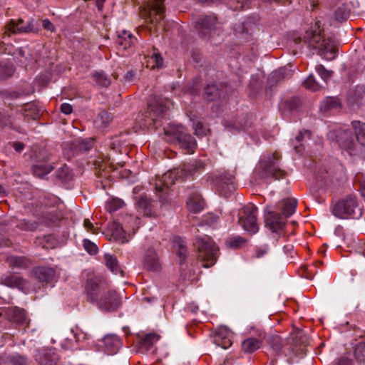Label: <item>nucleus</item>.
Masks as SVG:
<instances>
[{
  "instance_id": "obj_1",
  "label": "nucleus",
  "mask_w": 365,
  "mask_h": 365,
  "mask_svg": "<svg viewBox=\"0 0 365 365\" xmlns=\"http://www.w3.org/2000/svg\"><path fill=\"white\" fill-rule=\"evenodd\" d=\"M292 41L295 44L304 42L311 49L317 50V53L327 60H332L335 58L336 46L332 38H326L324 34V29L320 21H316L314 25L306 30L304 36L294 34Z\"/></svg>"
},
{
  "instance_id": "obj_2",
  "label": "nucleus",
  "mask_w": 365,
  "mask_h": 365,
  "mask_svg": "<svg viewBox=\"0 0 365 365\" xmlns=\"http://www.w3.org/2000/svg\"><path fill=\"white\" fill-rule=\"evenodd\" d=\"M280 159L281 155L277 152L262 156L256 168L259 177L262 178H272L274 180L284 178L287 173L279 166Z\"/></svg>"
},
{
  "instance_id": "obj_3",
  "label": "nucleus",
  "mask_w": 365,
  "mask_h": 365,
  "mask_svg": "<svg viewBox=\"0 0 365 365\" xmlns=\"http://www.w3.org/2000/svg\"><path fill=\"white\" fill-rule=\"evenodd\" d=\"M164 0H148L147 6L140 11V16L148 23L150 30L160 25L163 19Z\"/></svg>"
},
{
  "instance_id": "obj_4",
  "label": "nucleus",
  "mask_w": 365,
  "mask_h": 365,
  "mask_svg": "<svg viewBox=\"0 0 365 365\" xmlns=\"http://www.w3.org/2000/svg\"><path fill=\"white\" fill-rule=\"evenodd\" d=\"M234 177L230 173L226 172H217L215 174H211L207 181H210L213 188L225 197L232 192L235 190L233 184Z\"/></svg>"
},
{
  "instance_id": "obj_5",
  "label": "nucleus",
  "mask_w": 365,
  "mask_h": 365,
  "mask_svg": "<svg viewBox=\"0 0 365 365\" xmlns=\"http://www.w3.org/2000/svg\"><path fill=\"white\" fill-rule=\"evenodd\" d=\"M257 207L253 204L245 206L239 212L238 223L250 234H255L259 226L257 219Z\"/></svg>"
},
{
  "instance_id": "obj_6",
  "label": "nucleus",
  "mask_w": 365,
  "mask_h": 365,
  "mask_svg": "<svg viewBox=\"0 0 365 365\" xmlns=\"http://www.w3.org/2000/svg\"><path fill=\"white\" fill-rule=\"evenodd\" d=\"M167 135H171L176 140L179 145L186 150L187 153H194L196 147L195 140L186 132V129L180 125L171 126L165 131Z\"/></svg>"
},
{
  "instance_id": "obj_7",
  "label": "nucleus",
  "mask_w": 365,
  "mask_h": 365,
  "mask_svg": "<svg viewBox=\"0 0 365 365\" xmlns=\"http://www.w3.org/2000/svg\"><path fill=\"white\" fill-rule=\"evenodd\" d=\"M109 284L103 279L96 277L88 279L85 284L87 301L96 303L101 295L108 288Z\"/></svg>"
},
{
  "instance_id": "obj_8",
  "label": "nucleus",
  "mask_w": 365,
  "mask_h": 365,
  "mask_svg": "<svg viewBox=\"0 0 365 365\" xmlns=\"http://www.w3.org/2000/svg\"><path fill=\"white\" fill-rule=\"evenodd\" d=\"M357 205L356 196L350 195L337 202L332 207L331 212L339 218L346 219L354 214Z\"/></svg>"
},
{
  "instance_id": "obj_9",
  "label": "nucleus",
  "mask_w": 365,
  "mask_h": 365,
  "mask_svg": "<svg viewBox=\"0 0 365 365\" xmlns=\"http://www.w3.org/2000/svg\"><path fill=\"white\" fill-rule=\"evenodd\" d=\"M180 175L179 170L169 171L163 175L160 179L155 182V191L157 195L162 200H166L169 194L170 186L175 183L177 175Z\"/></svg>"
},
{
  "instance_id": "obj_10",
  "label": "nucleus",
  "mask_w": 365,
  "mask_h": 365,
  "mask_svg": "<svg viewBox=\"0 0 365 365\" xmlns=\"http://www.w3.org/2000/svg\"><path fill=\"white\" fill-rule=\"evenodd\" d=\"M171 105L172 102L169 99L154 98L148 103V118L155 122L163 117Z\"/></svg>"
},
{
  "instance_id": "obj_11",
  "label": "nucleus",
  "mask_w": 365,
  "mask_h": 365,
  "mask_svg": "<svg viewBox=\"0 0 365 365\" xmlns=\"http://www.w3.org/2000/svg\"><path fill=\"white\" fill-rule=\"evenodd\" d=\"M98 307L106 311L115 310L120 304V299L115 291L111 290L110 286L106 292L101 295L96 302Z\"/></svg>"
},
{
  "instance_id": "obj_12",
  "label": "nucleus",
  "mask_w": 365,
  "mask_h": 365,
  "mask_svg": "<svg viewBox=\"0 0 365 365\" xmlns=\"http://www.w3.org/2000/svg\"><path fill=\"white\" fill-rule=\"evenodd\" d=\"M264 217L266 226L272 232H277L285 225V217L275 210H267Z\"/></svg>"
},
{
  "instance_id": "obj_13",
  "label": "nucleus",
  "mask_w": 365,
  "mask_h": 365,
  "mask_svg": "<svg viewBox=\"0 0 365 365\" xmlns=\"http://www.w3.org/2000/svg\"><path fill=\"white\" fill-rule=\"evenodd\" d=\"M233 334L225 327H220L213 336V342L222 349H226L232 344Z\"/></svg>"
},
{
  "instance_id": "obj_14",
  "label": "nucleus",
  "mask_w": 365,
  "mask_h": 365,
  "mask_svg": "<svg viewBox=\"0 0 365 365\" xmlns=\"http://www.w3.org/2000/svg\"><path fill=\"white\" fill-rule=\"evenodd\" d=\"M5 35L8 33L12 34H23L29 33L34 31L33 21L24 22L21 19H19L17 21L11 20L9 23L6 26Z\"/></svg>"
},
{
  "instance_id": "obj_15",
  "label": "nucleus",
  "mask_w": 365,
  "mask_h": 365,
  "mask_svg": "<svg viewBox=\"0 0 365 365\" xmlns=\"http://www.w3.org/2000/svg\"><path fill=\"white\" fill-rule=\"evenodd\" d=\"M297 201L294 198H286L281 201H279L277 205L276 208L279 210H281L282 215L285 217H289L292 215H293L297 209Z\"/></svg>"
},
{
  "instance_id": "obj_16",
  "label": "nucleus",
  "mask_w": 365,
  "mask_h": 365,
  "mask_svg": "<svg viewBox=\"0 0 365 365\" xmlns=\"http://www.w3.org/2000/svg\"><path fill=\"white\" fill-rule=\"evenodd\" d=\"M143 267L148 270L157 271L160 267L159 258L153 249L148 250L143 259Z\"/></svg>"
},
{
  "instance_id": "obj_17",
  "label": "nucleus",
  "mask_w": 365,
  "mask_h": 365,
  "mask_svg": "<svg viewBox=\"0 0 365 365\" xmlns=\"http://www.w3.org/2000/svg\"><path fill=\"white\" fill-rule=\"evenodd\" d=\"M105 351L108 354H116L122 346L120 339L114 334L106 335L103 339Z\"/></svg>"
},
{
  "instance_id": "obj_18",
  "label": "nucleus",
  "mask_w": 365,
  "mask_h": 365,
  "mask_svg": "<svg viewBox=\"0 0 365 365\" xmlns=\"http://www.w3.org/2000/svg\"><path fill=\"white\" fill-rule=\"evenodd\" d=\"M207 268L213 266L220 255L218 245L210 237H207Z\"/></svg>"
},
{
  "instance_id": "obj_19",
  "label": "nucleus",
  "mask_w": 365,
  "mask_h": 365,
  "mask_svg": "<svg viewBox=\"0 0 365 365\" xmlns=\"http://www.w3.org/2000/svg\"><path fill=\"white\" fill-rule=\"evenodd\" d=\"M187 207L191 212L197 213L203 210L204 200L198 192H193L187 201Z\"/></svg>"
},
{
  "instance_id": "obj_20",
  "label": "nucleus",
  "mask_w": 365,
  "mask_h": 365,
  "mask_svg": "<svg viewBox=\"0 0 365 365\" xmlns=\"http://www.w3.org/2000/svg\"><path fill=\"white\" fill-rule=\"evenodd\" d=\"M6 315L10 320L19 324H28L26 311L18 307H11L6 310Z\"/></svg>"
},
{
  "instance_id": "obj_21",
  "label": "nucleus",
  "mask_w": 365,
  "mask_h": 365,
  "mask_svg": "<svg viewBox=\"0 0 365 365\" xmlns=\"http://www.w3.org/2000/svg\"><path fill=\"white\" fill-rule=\"evenodd\" d=\"M337 137V141L339 145L347 150L350 154H351V151L354 150L355 145L351 132L350 130H344L343 132H341Z\"/></svg>"
},
{
  "instance_id": "obj_22",
  "label": "nucleus",
  "mask_w": 365,
  "mask_h": 365,
  "mask_svg": "<svg viewBox=\"0 0 365 365\" xmlns=\"http://www.w3.org/2000/svg\"><path fill=\"white\" fill-rule=\"evenodd\" d=\"M105 264L106 267L115 274H120L121 277L124 276V271L119 265L117 257L111 254L106 253L103 256Z\"/></svg>"
},
{
  "instance_id": "obj_23",
  "label": "nucleus",
  "mask_w": 365,
  "mask_h": 365,
  "mask_svg": "<svg viewBox=\"0 0 365 365\" xmlns=\"http://www.w3.org/2000/svg\"><path fill=\"white\" fill-rule=\"evenodd\" d=\"M34 273L36 278L42 282H48L53 280L56 275L54 269L46 267H36Z\"/></svg>"
},
{
  "instance_id": "obj_24",
  "label": "nucleus",
  "mask_w": 365,
  "mask_h": 365,
  "mask_svg": "<svg viewBox=\"0 0 365 365\" xmlns=\"http://www.w3.org/2000/svg\"><path fill=\"white\" fill-rule=\"evenodd\" d=\"M135 38L131 33L126 31H122L118 34L116 43L123 49H127L135 43Z\"/></svg>"
},
{
  "instance_id": "obj_25",
  "label": "nucleus",
  "mask_w": 365,
  "mask_h": 365,
  "mask_svg": "<svg viewBox=\"0 0 365 365\" xmlns=\"http://www.w3.org/2000/svg\"><path fill=\"white\" fill-rule=\"evenodd\" d=\"M262 341L257 338H247L241 344L242 350L245 353H252L262 346Z\"/></svg>"
},
{
  "instance_id": "obj_26",
  "label": "nucleus",
  "mask_w": 365,
  "mask_h": 365,
  "mask_svg": "<svg viewBox=\"0 0 365 365\" xmlns=\"http://www.w3.org/2000/svg\"><path fill=\"white\" fill-rule=\"evenodd\" d=\"M53 167L48 163H38L32 167L34 175L38 178H43L46 175L50 173Z\"/></svg>"
},
{
  "instance_id": "obj_27",
  "label": "nucleus",
  "mask_w": 365,
  "mask_h": 365,
  "mask_svg": "<svg viewBox=\"0 0 365 365\" xmlns=\"http://www.w3.org/2000/svg\"><path fill=\"white\" fill-rule=\"evenodd\" d=\"M173 248L180 258V263H182L187 256V248L183 240L180 237H175L173 242Z\"/></svg>"
},
{
  "instance_id": "obj_28",
  "label": "nucleus",
  "mask_w": 365,
  "mask_h": 365,
  "mask_svg": "<svg viewBox=\"0 0 365 365\" xmlns=\"http://www.w3.org/2000/svg\"><path fill=\"white\" fill-rule=\"evenodd\" d=\"M353 128L355 130L357 141L365 146V123L360 121H354L352 123Z\"/></svg>"
},
{
  "instance_id": "obj_29",
  "label": "nucleus",
  "mask_w": 365,
  "mask_h": 365,
  "mask_svg": "<svg viewBox=\"0 0 365 365\" xmlns=\"http://www.w3.org/2000/svg\"><path fill=\"white\" fill-rule=\"evenodd\" d=\"M163 65V59L158 53H153L151 56L148 57L146 66L151 69L161 68Z\"/></svg>"
},
{
  "instance_id": "obj_30",
  "label": "nucleus",
  "mask_w": 365,
  "mask_h": 365,
  "mask_svg": "<svg viewBox=\"0 0 365 365\" xmlns=\"http://www.w3.org/2000/svg\"><path fill=\"white\" fill-rule=\"evenodd\" d=\"M210 31V35L213 31V34L219 35L221 31V25L217 21L216 16L212 15L207 16V31Z\"/></svg>"
},
{
  "instance_id": "obj_31",
  "label": "nucleus",
  "mask_w": 365,
  "mask_h": 365,
  "mask_svg": "<svg viewBox=\"0 0 365 365\" xmlns=\"http://www.w3.org/2000/svg\"><path fill=\"white\" fill-rule=\"evenodd\" d=\"M195 247L197 250L199 255L198 258L202 261L203 267H205V242L202 237L198 235L196 236V241L195 242Z\"/></svg>"
},
{
  "instance_id": "obj_32",
  "label": "nucleus",
  "mask_w": 365,
  "mask_h": 365,
  "mask_svg": "<svg viewBox=\"0 0 365 365\" xmlns=\"http://www.w3.org/2000/svg\"><path fill=\"white\" fill-rule=\"evenodd\" d=\"M4 284L11 287L22 289L25 285V281L18 276L11 275L4 279Z\"/></svg>"
},
{
  "instance_id": "obj_33",
  "label": "nucleus",
  "mask_w": 365,
  "mask_h": 365,
  "mask_svg": "<svg viewBox=\"0 0 365 365\" xmlns=\"http://www.w3.org/2000/svg\"><path fill=\"white\" fill-rule=\"evenodd\" d=\"M222 212L220 210H215V212H210L207 213V226L216 227L220 220Z\"/></svg>"
},
{
  "instance_id": "obj_34",
  "label": "nucleus",
  "mask_w": 365,
  "mask_h": 365,
  "mask_svg": "<svg viewBox=\"0 0 365 365\" xmlns=\"http://www.w3.org/2000/svg\"><path fill=\"white\" fill-rule=\"evenodd\" d=\"M340 107V103L337 98L327 97L323 101L321 109L327 111L331 109L338 108Z\"/></svg>"
},
{
  "instance_id": "obj_35",
  "label": "nucleus",
  "mask_w": 365,
  "mask_h": 365,
  "mask_svg": "<svg viewBox=\"0 0 365 365\" xmlns=\"http://www.w3.org/2000/svg\"><path fill=\"white\" fill-rule=\"evenodd\" d=\"M354 355L358 363L365 364V341L359 342L356 346Z\"/></svg>"
},
{
  "instance_id": "obj_36",
  "label": "nucleus",
  "mask_w": 365,
  "mask_h": 365,
  "mask_svg": "<svg viewBox=\"0 0 365 365\" xmlns=\"http://www.w3.org/2000/svg\"><path fill=\"white\" fill-rule=\"evenodd\" d=\"M25 116L32 119H37L40 115V110L34 103L26 104L24 108Z\"/></svg>"
},
{
  "instance_id": "obj_37",
  "label": "nucleus",
  "mask_w": 365,
  "mask_h": 365,
  "mask_svg": "<svg viewBox=\"0 0 365 365\" xmlns=\"http://www.w3.org/2000/svg\"><path fill=\"white\" fill-rule=\"evenodd\" d=\"M124 206V202L119 198H113L106 204V209L109 212H114Z\"/></svg>"
},
{
  "instance_id": "obj_38",
  "label": "nucleus",
  "mask_w": 365,
  "mask_h": 365,
  "mask_svg": "<svg viewBox=\"0 0 365 365\" xmlns=\"http://www.w3.org/2000/svg\"><path fill=\"white\" fill-rule=\"evenodd\" d=\"M246 242V240L245 238L240 237V236H235L230 237L226 240V245L228 247L232 248V249H237L241 247H242Z\"/></svg>"
},
{
  "instance_id": "obj_39",
  "label": "nucleus",
  "mask_w": 365,
  "mask_h": 365,
  "mask_svg": "<svg viewBox=\"0 0 365 365\" xmlns=\"http://www.w3.org/2000/svg\"><path fill=\"white\" fill-rule=\"evenodd\" d=\"M94 81L99 86L107 87L110 83V80L108 78L106 74L103 71H96L93 74Z\"/></svg>"
},
{
  "instance_id": "obj_40",
  "label": "nucleus",
  "mask_w": 365,
  "mask_h": 365,
  "mask_svg": "<svg viewBox=\"0 0 365 365\" xmlns=\"http://www.w3.org/2000/svg\"><path fill=\"white\" fill-rule=\"evenodd\" d=\"M14 68L13 65L0 63V80L7 78L13 75Z\"/></svg>"
},
{
  "instance_id": "obj_41",
  "label": "nucleus",
  "mask_w": 365,
  "mask_h": 365,
  "mask_svg": "<svg viewBox=\"0 0 365 365\" xmlns=\"http://www.w3.org/2000/svg\"><path fill=\"white\" fill-rule=\"evenodd\" d=\"M315 69L317 73L325 82H327L332 76L333 71L326 69L323 65H317Z\"/></svg>"
},
{
  "instance_id": "obj_42",
  "label": "nucleus",
  "mask_w": 365,
  "mask_h": 365,
  "mask_svg": "<svg viewBox=\"0 0 365 365\" xmlns=\"http://www.w3.org/2000/svg\"><path fill=\"white\" fill-rule=\"evenodd\" d=\"M159 335L156 334H148L145 335V337L143 339V346L148 348L153 346L155 343H156L159 340Z\"/></svg>"
},
{
  "instance_id": "obj_43",
  "label": "nucleus",
  "mask_w": 365,
  "mask_h": 365,
  "mask_svg": "<svg viewBox=\"0 0 365 365\" xmlns=\"http://www.w3.org/2000/svg\"><path fill=\"white\" fill-rule=\"evenodd\" d=\"M250 0H230L229 6L233 10H240L248 7Z\"/></svg>"
},
{
  "instance_id": "obj_44",
  "label": "nucleus",
  "mask_w": 365,
  "mask_h": 365,
  "mask_svg": "<svg viewBox=\"0 0 365 365\" xmlns=\"http://www.w3.org/2000/svg\"><path fill=\"white\" fill-rule=\"evenodd\" d=\"M304 86L306 88L316 91L319 88V85L316 81L314 76L311 74L304 81Z\"/></svg>"
},
{
  "instance_id": "obj_45",
  "label": "nucleus",
  "mask_w": 365,
  "mask_h": 365,
  "mask_svg": "<svg viewBox=\"0 0 365 365\" xmlns=\"http://www.w3.org/2000/svg\"><path fill=\"white\" fill-rule=\"evenodd\" d=\"M9 263L11 266L16 267H26L28 265L27 260L23 257H11Z\"/></svg>"
},
{
  "instance_id": "obj_46",
  "label": "nucleus",
  "mask_w": 365,
  "mask_h": 365,
  "mask_svg": "<svg viewBox=\"0 0 365 365\" xmlns=\"http://www.w3.org/2000/svg\"><path fill=\"white\" fill-rule=\"evenodd\" d=\"M57 177L62 181H68L71 179L72 175L69 168L64 165L57 171Z\"/></svg>"
},
{
  "instance_id": "obj_47",
  "label": "nucleus",
  "mask_w": 365,
  "mask_h": 365,
  "mask_svg": "<svg viewBox=\"0 0 365 365\" xmlns=\"http://www.w3.org/2000/svg\"><path fill=\"white\" fill-rule=\"evenodd\" d=\"M9 360L13 365H29L26 358L19 354H14L9 356Z\"/></svg>"
},
{
  "instance_id": "obj_48",
  "label": "nucleus",
  "mask_w": 365,
  "mask_h": 365,
  "mask_svg": "<svg viewBox=\"0 0 365 365\" xmlns=\"http://www.w3.org/2000/svg\"><path fill=\"white\" fill-rule=\"evenodd\" d=\"M83 245L84 249L90 254V255H96L98 251V247L90 241L89 240L85 239L83 242Z\"/></svg>"
},
{
  "instance_id": "obj_49",
  "label": "nucleus",
  "mask_w": 365,
  "mask_h": 365,
  "mask_svg": "<svg viewBox=\"0 0 365 365\" xmlns=\"http://www.w3.org/2000/svg\"><path fill=\"white\" fill-rule=\"evenodd\" d=\"M207 101H212L220 96V91L215 86H207Z\"/></svg>"
},
{
  "instance_id": "obj_50",
  "label": "nucleus",
  "mask_w": 365,
  "mask_h": 365,
  "mask_svg": "<svg viewBox=\"0 0 365 365\" xmlns=\"http://www.w3.org/2000/svg\"><path fill=\"white\" fill-rule=\"evenodd\" d=\"M111 116L110 113L106 111H101L98 116L96 120L97 123L101 122L103 125H106L111 120Z\"/></svg>"
},
{
  "instance_id": "obj_51",
  "label": "nucleus",
  "mask_w": 365,
  "mask_h": 365,
  "mask_svg": "<svg viewBox=\"0 0 365 365\" xmlns=\"http://www.w3.org/2000/svg\"><path fill=\"white\" fill-rule=\"evenodd\" d=\"M17 227H19L22 230H34L36 228V224L34 222H29L26 220H21L19 222L17 225Z\"/></svg>"
},
{
  "instance_id": "obj_52",
  "label": "nucleus",
  "mask_w": 365,
  "mask_h": 365,
  "mask_svg": "<svg viewBox=\"0 0 365 365\" xmlns=\"http://www.w3.org/2000/svg\"><path fill=\"white\" fill-rule=\"evenodd\" d=\"M195 134L199 137H203L205 135V129L201 122L193 123Z\"/></svg>"
},
{
  "instance_id": "obj_53",
  "label": "nucleus",
  "mask_w": 365,
  "mask_h": 365,
  "mask_svg": "<svg viewBox=\"0 0 365 365\" xmlns=\"http://www.w3.org/2000/svg\"><path fill=\"white\" fill-rule=\"evenodd\" d=\"M205 21L204 19H200L195 24V28L196 31L199 33V34H201L202 36H204L205 34Z\"/></svg>"
},
{
  "instance_id": "obj_54",
  "label": "nucleus",
  "mask_w": 365,
  "mask_h": 365,
  "mask_svg": "<svg viewBox=\"0 0 365 365\" xmlns=\"http://www.w3.org/2000/svg\"><path fill=\"white\" fill-rule=\"evenodd\" d=\"M83 227L87 230L88 232H90L92 234L97 233V228L94 227L93 223L90 221L89 219H85L83 221Z\"/></svg>"
},
{
  "instance_id": "obj_55",
  "label": "nucleus",
  "mask_w": 365,
  "mask_h": 365,
  "mask_svg": "<svg viewBox=\"0 0 365 365\" xmlns=\"http://www.w3.org/2000/svg\"><path fill=\"white\" fill-rule=\"evenodd\" d=\"M285 70L284 68H280L277 71H275L271 74L270 78L275 81H279L280 78H284V73Z\"/></svg>"
},
{
  "instance_id": "obj_56",
  "label": "nucleus",
  "mask_w": 365,
  "mask_h": 365,
  "mask_svg": "<svg viewBox=\"0 0 365 365\" xmlns=\"http://www.w3.org/2000/svg\"><path fill=\"white\" fill-rule=\"evenodd\" d=\"M60 109L61 111L66 115H69L73 112V108L71 105L67 103H62L61 105Z\"/></svg>"
},
{
  "instance_id": "obj_57",
  "label": "nucleus",
  "mask_w": 365,
  "mask_h": 365,
  "mask_svg": "<svg viewBox=\"0 0 365 365\" xmlns=\"http://www.w3.org/2000/svg\"><path fill=\"white\" fill-rule=\"evenodd\" d=\"M42 26L43 27V29H46L47 31H49L51 32L55 31L54 25L47 19H43L42 21Z\"/></svg>"
},
{
  "instance_id": "obj_58",
  "label": "nucleus",
  "mask_w": 365,
  "mask_h": 365,
  "mask_svg": "<svg viewBox=\"0 0 365 365\" xmlns=\"http://www.w3.org/2000/svg\"><path fill=\"white\" fill-rule=\"evenodd\" d=\"M336 365H353V363L348 357L342 356L336 361Z\"/></svg>"
},
{
  "instance_id": "obj_59",
  "label": "nucleus",
  "mask_w": 365,
  "mask_h": 365,
  "mask_svg": "<svg viewBox=\"0 0 365 365\" xmlns=\"http://www.w3.org/2000/svg\"><path fill=\"white\" fill-rule=\"evenodd\" d=\"M307 136L308 138H310L311 133L308 130L301 131L299 135L296 137L295 140L297 143H299L303 140L304 138Z\"/></svg>"
},
{
  "instance_id": "obj_60",
  "label": "nucleus",
  "mask_w": 365,
  "mask_h": 365,
  "mask_svg": "<svg viewBox=\"0 0 365 365\" xmlns=\"http://www.w3.org/2000/svg\"><path fill=\"white\" fill-rule=\"evenodd\" d=\"M267 253V249L266 247L257 248L255 252V257L260 258L262 257Z\"/></svg>"
},
{
  "instance_id": "obj_61",
  "label": "nucleus",
  "mask_w": 365,
  "mask_h": 365,
  "mask_svg": "<svg viewBox=\"0 0 365 365\" xmlns=\"http://www.w3.org/2000/svg\"><path fill=\"white\" fill-rule=\"evenodd\" d=\"M135 73L133 71H128L125 75V79L128 82L133 81L135 78Z\"/></svg>"
},
{
  "instance_id": "obj_62",
  "label": "nucleus",
  "mask_w": 365,
  "mask_h": 365,
  "mask_svg": "<svg viewBox=\"0 0 365 365\" xmlns=\"http://www.w3.org/2000/svg\"><path fill=\"white\" fill-rule=\"evenodd\" d=\"M13 148L16 152H21L24 149V144L21 142L13 143Z\"/></svg>"
},
{
  "instance_id": "obj_63",
  "label": "nucleus",
  "mask_w": 365,
  "mask_h": 365,
  "mask_svg": "<svg viewBox=\"0 0 365 365\" xmlns=\"http://www.w3.org/2000/svg\"><path fill=\"white\" fill-rule=\"evenodd\" d=\"M294 150H296V152L297 153H302L304 150L302 145H294Z\"/></svg>"
},
{
  "instance_id": "obj_64",
  "label": "nucleus",
  "mask_w": 365,
  "mask_h": 365,
  "mask_svg": "<svg viewBox=\"0 0 365 365\" xmlns=\"http://www.w3.org/2000/svg\"><path fill=\"white\" fill-rule=\"evenodd\" d=\"M361 192L363 196H365V180L361 182Z\"/></svg>"
}]
</instances>
